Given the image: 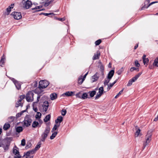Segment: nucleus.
I'll return each mask as SVG.
<instances>
[{"label": "nucleus", "mask_w": 158, "mask_h": 158, "mask_svg": "<svg viewBox=\"0 0 158 158\" xmlns=\"http://www.w3.org/2000/svg\"><path fill=\"white\" fill-rule=\"evenodd\" d=\"M49 84V82L46 80L40 81L39 82V87L35 90L34 93L37 94H40L43 91L41 89L46 88Z\"/></svg>", "instance_id": "f257e3e1"}, {"label": "nucleus", "mask_w": 158, "mask_h": 158, "mask_svg": "<svg viewBox=\"0 0 158 158\" xmlns=\"http://www.w3.org/2000/svg\"><path fill=\"white\" fill-rule=\"evenodd\" d=\"M12 140V138L11 137H7L6 139L3 140V143L2 147L3 148L5 151L6 152L9 149Z\"/></svg>", "instance_id": "f03ea898"}, {"label": "nucleus", "mask_w": 158, "mask_h": 158, "mask_svg": "<svg viewBox=\"0 0 158 158\" xmlns=\"http://www.w3.org/2000/svg\"><path fill=\"white\" fill-rule=\"evenodd\" d=\"M50 128L49 126H47L44 132L41 135L40 141L44 142L48 137L50 131Z\"/></svg>", "instance_id": "7ed1b4c3"}, {"label": "nucleus", "mask_w": 158, "mask_h": 158, "mask_svg": "<svg viewBox=\"0 0 158 158\" xmlns=\"http://www.w3.org/2000/svg\"><path fill=\"white\" fill-rule=\"evenodd\" d=\"M32 121L31 116L30 115H27L25 117L23 122L24 125L26 127H28L31 125Z\"/></svg>", "instance_id": "20e7f679"}, {"label": "nucleus", "mask_w": 158, "mask_h": 158, "mask_svg": "<svg viewBox=\"0 0 158 158\" xmlns=\"http://www.w3.org/2000/svg\"><path fill=\"white\" fill-rule=\"evenodd\" d=\"M18 149V148L16 145L13 148V152L15 155L14 156V158H20L21 157Z\"/></svg>", "instance_id": "39448f33"}, {"label": "nucleus", "mask_w": 158, "mask_h": 158, "mask_svg": "<svg viewBox=\"0 0 158 158\" xmlns=\"http://www.w3.org/2000/svg\"><path fill=\"white\" fill-rule=\"evenodd\" d=\"M10 79L13 81V83L15 85L16 89L18 90H19L21 88V83L19 82L15 78H10Z\"/></svg>", "instance_id": "423d86ee"}, {"label": "nucleus", "mask_w": 158, "mask_h": 158, "mask_svg": "<svg viewBox=\"0 0 158 158\" xmlns=\"http://www.w3.org/2000/svg\"><path fill=\"white\" fill-rule=\"evenodd\" d=\"M33 93L31 91H29L26 95V99L27 101L28 102L32 101L33 99L32 100H31V97H32L33 98Z\"/></svg>", "instance_id": "0eeeda50"}, {"label": "nucleus", "mask_w": 158, "mask_h": 158, "mask_svg": "<svg viewBox=\"0 0 158 158\" xmlns=\"http://www.w3.org/2000/svg\"><path fill=\"white\" fill-rule=\"evenodd\" d=\"M11 15H13L14 19L16 20H19L22 18L21 14L20 12H13L11 13Z\"/></svg>", "instance_id": "6e6552de"}, {"label": "nucleus", "mask_w": 158, "mask_h": 158, "mask_svg": "<svg viewBox=\"0 0 158 158\" xmlns=\"http://www.w3.org/2000/svg\"><path fill=\"white\" fill-rule=\"evenodd\" d=\"M22 2L23 4V7L26 9H29L31 7L32 5V2L31 1H28V0L24 2Z\"/></svg>", "instance_id": "1a4fd4ad"}, {"label": "nucleus", "mask_w": 158, "mask_h": 158, "mask_svg": "<svg viewBox=\"0 0 158 158\" xmlns=\"http://www.w3.org/2000/svg\"><path fill=\"white\" fill-rule=\"evenodd\" d=\"M99 78L98 73L96 72L95 74L93 76H92L91 78V82L93 83L97 81Z\"/></svg>", "instance_id": "9d476101"}, {"label": "nucleus", "mask_w": 158, "mask_h": 158, "mask_svg": "<svg viewBox=\"0 0 158 158\" xmlns=\"http://www.w3.org/2000/svg\"><path fill=\"white\" fill-rule=\"evenodd\" d=\"M146 56L145 54H144L142 57L143 62L144 65H146V66L148 65V64L149 61L148 58H146Z\"/></svg>", "instance_id": "9b49d317"}, {"label": "nucleus", "mask_w": 158, "mask_h": 158, "mask_svg": "<svg viewBox=\"0 0 158 158\" xmlns=\"http://www.w3.org/2000/svg\"><path fill=\"white\" fill-rule=\"evenodd\" d=\"M114 70H111L108 73L107 76V78L109 79H111L113 76L114 74Z\"/></svg>", "instance_id": "f8f14e48"}, {"label": "nucleus", "mask_w": 158, "mask_h": 158, "mask_svg": "<svg viewBox=\"0 0 158 158\" xmlns=\"http://www.w3.org/2000/svg\"><path fill=\"white\" fill-rule=\"evenodd\" d=\"M150 0H146L144 2V5L141 8V10H143L144 8H148L149 7L148 6V4L150 2Z\"/></svg>", "instance_id": "ddd939ff"}, {"label": "nucleus", "mask_w": 158, "mask_h": 158, "mask_svg": "<svg viewBox=\"0 0 158 158\" xmlns=\"http://www.w3.org/2000/svg\"><path fill=\"white\" fill-rule=\"evenodd\" d=\"M100 56V52L99 51H97V53H95L94 56L93 57V60H96L98 59L99 58V56Z\"/></svg>", "instance_id": "4468645a"}, {"label": "nucleus", "mask_w": 158, "mask_h": 158, "mask_svg": "<svg viewBox=\"0 0 158 158\" xmlns=\"http://www.w3.org/2000/svg\"><path fill=\"white\" fill-rule=\"evenodd\" d=\"M152 136V134L151 133H148L146 135L145 138L146 139V141L148 142H150V141L151 140V137Z\"/></svg>", "instance_id": "2eb2a0df"}, {"label": "nucleus", "mask_w": 158, "mask_h": 158, "mask_svg": "<svg viewBox=\"0 0 158 158\" xmlns=\"http://www.w3.org/2000/svg\"><path fill=\"white\" fill-rule=\"evenodd\" d=\"M41 144V143L40 141L38 143V144H37L35 148L34 149H32L34 152H35L36 151L39 149L40 147Z\"/></svg>", "instance_id": "dca6fc26"}, {"label": "nucleus", "mask_w": 158, "mask_h": 158, "mask_svg": "<svg viewBox=\"0 0 158 158\" xmlns=\"http://www.w3.org/2000/svg\"><path fill=\"white\" fill-rule=\"evenodd\" d=\"M5 58V56H4V55H3V56L2 57L0 60V66L1 67H3V65H4V60Z\"/></svg>", "instance_id": "f3484780"}, {"label": "nucleus", "mask_w": 158, "mask_h": 158, "mask_svg": "<svg viewBox=\"0 0 158 158\" xmlns=\"http://www.w3.org/2000/svg\"><path fill=\"white\" fill-rule=\"evenodd\" d=\"M74 92L68 91L63 94H62V95L64 96V95H65L67 96H70L73 95V94H74Z\"/></svg>", "instance_id": "a211bd4d"}, {"label": "nucleus", "mask_w": 158, "mask_h": 158, "mask_svg": "<svg viewBox=\"0 0 158 158\" xmlns=\"http://www.w3.org/2000/svg\"><path fill=\"white\" fill-rule=\"evenodd\" d=\"M10 124L9 123H6L3 126V129L5 131H6L10 127Z\"/></svg>", "instance_id": "6ab92c4d"}, {"label": "nucleus", "mask_w": 158, "mask_h": 158, "mask_svg": "<svg viewBox=\"0 0 158 158\" xmlns=\"http://www.w3.org/2000/svg\"><path fill=\"white\" fill-rule=\"evenodd\" d=\"M63 121V117L61 116L58 117L57 119L55 120V122L56 123H60Z\"/></svg>", "instance_id": "aec40b11"}, {"label": "nucleus", "mask_w": 158, "mask_h": 158, "mask_svg": "<svg viewBox=\"0 0 158 158\" xmlns=\"http://www.w3.org/2000/svg\"><path fill=\"white\" fill-rule=\"evenodd\" d=\"M51 99L52 100L56 99L57 98V95L56 93L52 94L50 96Z\"/></svg>", "instance_id": "412c9836"}, {"label": "nucleus", "mask_w": 158, "mask_h": 158, "mask_svg": "<svg viewBox=\"0 0 158 158\" xmlns=\"http://www.w3.org/2000/svg\"><path fill=\"white\" fill-rule=\"evenodd\" d=\"M40 15H43L45 16H49V17H52V16L55 15V14L52 13H42Z\"/></svg>", "instance_id": "4be33fe9"}, {"label": "nucleus", "mask_w": 158, "mask_h": 158, "mask_svg": "<svg viewBox=\"0 0 158 158\" xmlns=\"http://www.w3.org/2000/svg\"><path fill=\"white\" fill-rule=\"evenodd\" d=\"M20 106L22 107L23 106V103H21V100H19L16 103L15 107H18Z\"/></svg>", "instance_id": "5701e85b"}, {"label": "nucleus", "mask_w": 158, "mask_h": 158, "mask_svg": "<svg viewBox=\"0 0 158 158\" xmlns=\"http://www.w3.org/2000/svg\"><path fill=\"white\" fill-rule=\"evenodd\" d=\"M35 152H34L32 149L31 150L28 151L26 153H25V155L26 156H31V155H32L34 154Z\"/></svg>", "instance_id": "b1692460"}, {"label": "nucleus", "mask_w": 158, "mask_h": 158, "mask_svg": "<svg viewBox=\"0 0 158 158\" xmlns=\"http://www.w3.org/2000/svg\"><path fill=\"white\" fill-rule=\"evenodd\" d=\"M51 115L50 114H48L46 115L44 119V122H47L49 121L51 118Z\"/></svg>", "instance_id": "393cba45"}, {"label": "nucleus", "mask_w": 158, "mask_h": 158, "mask_svg": "<svg viewBox=\"0 0 158 158\" xmlns=\"http://www.w3.org/2000/svg\"><path fill=\"white\" fill-rule=\"evenodd\" d=\"M96 92L95 90H93L89 91L88 93L89 94L91 97H93L96 94Z\"/></svg>", "instance_id": "a878e982"}, {"label": "nucleus", "mask_w": 158, "mask_h": 158, "mask_svg": "<svg viewBox=\"0 0 158 158\" xmlns=\"http://www.w3.org/2000/svg\"><path fill=\"white\" fill-rule=\"evenodd\" d=\"M90 98V97H88V94L86 93H84L82 94L81 99H85L87 98Z\"/></svg>", "instance_id": "bb28decb"}, {"label": "nucleus", "mask_w": 158, "mask_h": 158, "mask_svg": "<svg viewBox=\"0 0 158 158\" xmlns=\"http://www.w3.org/2000/svg\"><path fill=\"white\" fill-rule=\"evenodd\" d=\"M16 130L17 132L20 133L23 131V127L21 126L18 127L16 128Z\"/></svg>", "instance_id": "cd10ccee"}, {"label": "nucleus", "mask_w": 158, "mask_h": 158, "mask_svg": "<svg viewBox=\"0 0 158 158\" xmlns=\"http://www.w3.org/2000/svg\"><path fill=\"white\" fill-rule=\"evenodd\" d=\"M39 125V123L38 122L34 121L33 122L32 126L33 128H36Z\"/></svg>", "instance_id": "c85d7f7f"}, {"label": "nucleus", "mask_w": 158, "mask_h": 158, "mask_svg": "<svg viewBox=\"0 0 158 158\" xmlns=\"http://www.w3.org/2000/svg\"><path fill=\"white\" fill-rule=\"evenodd\" d=\"M153 65V66L158 67V57L154 60Z\"/></svg>", "instance_id": "c756f323"}, {"label": "nucleus", "mask_w": 158, "mask_h": 158, "mask_svg": "<svg viewBox=\"0 0 158 158\" xmlns=\"http://www.w3.org/2000/svg\"><path fill=\"white\" fill-rule=\"evenodd\" d=\"M57 134V132L56 131L54 132L52 134V135L50 137V139H53L56 136Z\"/></svg>", "instance_id": "7c9ffc66"}, {"label": "nucleus", "mask_w": 158, "mask_h": 158, "mask_svg": "<svg viewBox=\"0 0 158 158\" xmlns=\"http://www.w3.org/2000/svg\"><path fill=\"white\" fill-rule=\"evenodd\" d=\"M42 114L40 112H37V114L35 116L36 119H40L41 118Z\"/></svg>", "instance_id": "2f4dec72"}, {"label": "nucleus", "mask_w": 158, "mask_h": 158, "mask_svg": "<svg viewBox=\"0 0 158 158\" xmlns=\"http://www.w3.org/2000/svg\"><path fill=\"white\" fill-rule=\"evenodd\" d=\"M82 94L81 92H79V93L76 94L75 95L77 98H78L81 99Z\"/></svg>", "instance_id": "473e14b6"}, {"label": "nucleus", "mask_w": 158, "mask_h": 158, "mask_svg": "<svg viewBox=\"0 0 158 158\" xmlns=\"http://www.w3.org/2000/svg\"><path fill=\"white\" fill-rule=\"evenodd\" d=\"M11 7L9 6L6 9V12H5V14L6 15H9L11 10Z\"/></svg>", "instance_id": "72a5a7b5"}, {"label": "nucleus", "mask_w": 158, "mask_h": 158, "mask_svg": "<svg viewBox=\"0 0 158 158\" xmlns=\"http://www.w3.org/2000/svg\"><path fill=\"white\" fill-rule=\"evenodd\" d=\"M124 89V88L118 94L116 95L115 97L114 98H117L119 95H120L123 92V91Z\"/></svg>", "instance_id": "f704fd0d"}, {"label": "nucleus", "mask_w": 158, "mask_h": 158, "mask_svg": "<svg viewBox=\"0 0 158 158\" xmlns=\"http://www.w3.org/2000/svg\"><path fill=\"white\" fill-rule=\"evenodd\" d=\"M98 90H99L98 93H101L102 94H103L104 89H103V86H102V87H100L98 89Z\"/></svg>", "instance_id": "c9c22d12"}, {"label": "nucleus", "mask_w": 158, "mask_h": 158, "mask_svg": "<svg viewBox=\"0 0 158 158\" xmlns=\"http://www.w3.org/2000/svg\"><path fill=\"white\" fill-rule=\"evenodd\" d=\"M114 85V84L112 83H110L109 85H108L107 88V91L109 90Z\"/></svg>", "instance_id": "e433bc0d"}, {"label": "nucleus", "mask_w": 158, "mask_h": 158, "mask_svg": "<svg viewBox=\"0 0 158 158\" xmlns=\"http://www.w3.org/2000/svg\"><path fill=\"white\" fill-rule=\"evenodd\" d=\"M123 68H122L118 70L116 72V73H117L118 75H120L123 71Z\"/></svg>", "instance_id": "4c0bfd02"}, {"label": "nucleus", "mask_w": 158, "mask_h": 158, "mask_svg": "<svg viewBox=\"0 0 158 158\" xmlns=\"http://www.w3.org/2000/svg\"><path fill=\"white\" fill-rule=\"evenodd\" d=\"M102 94H101V93H98L96 95V96H95V100H97L101 96V95H102Z\"/></svg>", "instance_id": "58836bf2"}, {"label": "nucleus", "mask_w": 158, "mask_h": 158, "mask_svg": "<svg viewBox=\"0 0 158 158\" xmlns=\"http://www.w3.org/2000/svg\"><path fill=\"white\" fill-rule=\"evenodd\" d=\"M55 19L57 20L61 21H63L65 20V17H63V18H58L57 17H55Z\"/></svg>", "instance_id": "ea45409f"}, {"label": "nucleus", "mask_w": 158, "mask_h": 158, "mask_svg": "<svg viewBox=\"0 0 158 158\" xmlns=\"http://www.w3.org/2000/svg\"><path fill=\"white\" fill-rule=\"evenodd\" d=\"M102 42V40L101 39H99L95 42V44L96 45H99Z\"/></svg>", "instance_id": "a19ab883"}, {"label": "nucleus", "mask_w": 158, "mask_h": 158, "mask_svg": "<svg viewBox=\"0 0 158 158\" xmlns=\"http://www.w3.org/2000/svg\"><path fill=\"white\" fill-rule=\"evenodd\" d=\"M134 70H136L137 72L139 71V69L138 68H136L135 67H131L130 69V71L133 72Z\"/></svg>", "instance_id": "79ce46f5"}, {"label": "nucleus", "mask_w": 158, "mask_h": 158, "mask_svg": "<svg viewBox=\"0 0 158 158\" xmlns=\"http://www.w3.org/2000/svg\"><path fill=\"white\" fill-rule=\"evenodd\" d=\"M84 80L81 78H79L78 79V83L80 85H81L82 84Z\"/></svg>", "instance_id": "37998d69"}, {"label": "nucleus", "mask_w": 158, "mask_h": 158, "mask_svg": "<svg viewBox=\"0 0 158 158\" xmlns=\"http://www.w3.org/2000/svg\"><path fill=\"white\" fill-rule=\"evenodd\" d=\"M149 142H148L146 141L144 143H143V149H144V148H145V147L149 143Z\"/></svg>", "instance_id": "c03bdc74"}, {"label": "nucleus", "mask_w": 158, "mask_h": 158, "mask_svg": "<svg viewBox=\"0 0 158 158\" xmlns=\"http://www.w3.org/2000/svg\"><path fill=\"white\" fill-rule=\"evenodd\" d=\"M49 106V105H42V107H43V109L46 112L47 111Z\"/></svg>", "instance_id": "a18cd8bd"}, {"label": "nucleus", "mask_w": 158, "mask_h": 158, "mask_svg": "<svg viewBox=\"0 0 158 158\" xmlns=\"http://www.w3.org/2000/svg\"><path fill=\"white\" fill-rule=\"evenodd\" d=\"M140 130L139 128L137 130V131H136L135 132V136L136 137H137L139 135L140 132Z\"/></svg>", "instance_id": "49530a36"}, {"label": "nucleus", "mask_w": 158, "mask_h": 158, "mask_svg": "<svg viewBox=\"0 0 158 158\" xmlns=\"http://www.w3.org/2000/svg\"><path fill=\"white\" fill-rule=\"evenodd\" d=\"M31 146V143H27L26 147H25V148L26 149H27L28 148H30Z\"/></svg>", "instance_id": "de8ad7c7"}, {"label": "nucleus", "mask_w": 158, "mask_h": 158, "mask_svg": "<svg viewBox=\"0 0 158 158\" xmlns=\"http://www.w3.org/2000/svg\"><path fill=\"white\" fill-rule=\"evenodd\" d=\"M42 6H36L34 8H32L31 9L32 10H37L38 9H40L42 7Z\"/></svg>", "instance_id": "09e8293b"}, {"label": "nucleus", "mask_w": 158, "mask_h": 158, "mask_svg": "<svg viewBox=\"0 0 158 158\" xmlns=\"http://www.w3.org/2000/svg\"><path fill=\"white\" fill-rule=\"evenodd\" d=\"M26 143V141L25 139H23L21 141V144L22 146H24Z\"/></svg>", "instance_id": "8fccbe9b"}, {"label": "nucleus", "mask_w": 158, "mask_h": 158, "mask_svg": "<svg viewBox=\"0 0 158 158\" xmlns=\"http://www.w3.org/2000/svg\"><path fill=\"white\" fill-rule=\"evenodd\" d=\"M135 65L136 67H139L140 65V64L139 63L137 60H136L135 61Z\"/></svg>", "instance_id": "3c124183"}, {"label": "nucleus", "mask_w": 158, "mask_h": 158, "mask_svg": "<svg viewBox=\"0 0 158 158\" xmlns=\"http://www.w3.org/2000/svg\"><path fill=\"white\" fill-rule=\"evenodd\" d=\"M133 82L132 81V80L131 79H130L128 81V82L127 84V86H130L131 85H132V84Z\"/></svg>", "instance_id": "603ef678"}, {"label": "nucleus", "mask_w": 158, "mask_h": 158, "mask_svg": "<svg viewBox=\"0 0 158 158\" xmlns=\"http://www.w3.org/2000/svg\"><path fill=\"white\" fill-rule=\"evenodd\" d=\"M62 113H61L62 115L63 116L65 115L66 114V112H67L66 110L63 109L62 110Z\"/></svg>", "instance_id": "864d4df0"}, {"label": "nucleus", "mask_w": 158, "mask_h": 158, "mask_svg": "<svg viewBox=\"0 0 158 158\" xmlns=\"http://www.w3.org/2000/svg\"><path fill=\"white\" fill-rule=\"evenodd\" d=\"M142 73V72H140V73H139L137 74L134 77H135V78H136V79H137L141 75Z\"/></svg>", "instance_id": "5fc2aeb1"}, {"label": "nucleus", "mask_w": 158, "mask_h": 158, "mask_svg": "<svg viewBox=\"0 0 158 158\" xmlns=\"http://www.w3.org/2000/svg\"><path fill=\"white\" fill-rule=\"evenodd\" d=\"M38 94V96H37V100H36V101L35 102H33V103L34 104H35V103H37L39 101V100L40 98V95H39V94Z\"/></svg>", "instance_id": "6e6d98bb"}, {"label": "nucleus", "mask_w": 158, "mask_h": 158, "mask_svg": "<svg viewBox=\"0 0 158 158\" xmlns=\"http://www.w3.org/2000/svg\"><path fill=\"white\" fill-rule=\"evenodd\" d=\"M25 95H20L19 97L20 99L19 100H21V101L22 100H23V99L25 98Z\"/></svg>", "instance_id": "4d7b16f0"}, {"label": "nucleus", "mask_w": 158, "mask_h": 158, "mask_svg": "<svg viewBox=\"0 0 158 158\" xmlns=\"http://www.w3.org/2000/svg\"><path fill=\"white\" fill-rule=\"evenodd\" d=\"M57 127L56 124H55L53 128H52V132H53L54 131H55L57 129Z\"/></svg>", "instance_id": "13d9d810"}, {"label": "nucleus", "mask_w": 158, "mask_h": 158, "mask_svg": "<svg viewBox=\"0 0 158 158\" xmlns=\"http://www.w3.org/2000/svg\"><path fill=\"white\" fill-rule=\"evenodd\" d=\"M22 115V113H17L16 115V117L17 118L20 117Z\"/></svg>", "instance_id": "bf43d9fd"}, {"label": "nucleus", "mask_w": 158, "mask_h": 158, "mask_svg": "<svg viewBox=\"0 0 158 158\" xmlns=\"http://www.w3.org/2000/svg\"><path fill=\"white\" fill-rule=\"evenodd\" d=\"M157 2H158L157 1H155V2H152L150 3H149V4H148V7H149L151 5H152L153 4H155L156 3H157Z\"/></svg>", "instance_id": "052dcab7"}, {"label": "nucleus", "mask_w": 158, "mask_h": 158, "mask_svg": "<svg viewBox=\"0 0 158 158\" xmlns=\"http://www.w3.org/2000/svg\"><path fill=\"white\" fill-rule=\"evenodd\" d=\"M110 79H109L108 78L107 79H105L104 80V82L108 84L110 82Z\"/></svg>", "instance_id": "680f3d73"}, {"label": "nucleus", "mask_w": 158, "mask_h": 158, "mask_svg": "<svg viewBox=\"0 0 158 158\" xmlns=\"http://www.w3.org/2000/svg\"><path fill=\"white\" fill-rule=\"evenodd\" d=\"M49 105V102L48 101H44L42 105Z\"/></svg>", "instance_id": "e2e57ef3"}, {"label": "nucleus", "mask_w": 158, "mask_h": 158, "mask_svg": "<svg viewBox=\"0 0 158 158\" xmlns=\"http://www.w3.org/2000/svg\"><path fill=\"white\" fill-rule=\"evenodd\" d=\"M34 104L33 103V109L34 110L35 112H37V111H38V109L37 108V107H35V108H34Z\"/></svg>", "instance_id": "0e129e2a"}, {"label": "nucleus", "mask_w": 158, "mask_h": 158, "mask_svg": "<svg viewBox=\"0 0 158 158\" xmlns=\"http://www.w3.org/2000/svg\"><path fill=\"white\" fill-rule=\"evenodd\" d=\"M49 4L48 2H46L44 4V6L45 7L48 6Z\"/></svg>", "instance_id": "69168bd1"}, {"label": "nucleus", "mask_w": 158, "mask_h": 158, "mask_svg": "<svg viewBox=\"0 0 158 158\" xmlns=\"http://www.w3.org/2000/svg\"><path fill=\"white\" fill-rule=\"evenodd\" d=\"M3 140H2L0 139V147L2 146V145L3 144Z\"/></svg>", "instance_id": "338daca9"}, {"label": "nucleus", "mask_w": 158, "mask_h": 158, "mask_svg": "<svg viewBox=\"0 0 158 158\" xmlns=\"http://www.w3.org/2000/svg\"><path fill=\"white\" fill-rule=\"evenodd\" d=\"M37 84H38L37 82V81H35V82L34 83V85H33V86H34V87H37Z\"/></svg>", "instance_id": "774afa93"}]
</instances>
